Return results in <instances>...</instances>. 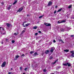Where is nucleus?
<instances>
[{"label":"nucleus","instance_id":"obj_1","mask_svg":"<svg viewBox=\"0 0 74 74\" xmlns=\"http://www.w3.org/2000/svg\"><path fill=\"white\" fill-rule=\"evenodd\" d=\"M63 65L64 66H67L68 65V67H70V66H71V64L70 63L67 62L65 64L63 63Z\"/></svg>","mask_w":74,"mask_h":74},{"label":"nucleus","instance_id":"obj_2","mask_svg":"<svg viewBox=\"0 0 74 74\" xmlns=\"http://www.w3.org/2000/svg\"><path fill=\"white\" fill-rule=\"evenodd\" d=\"M6 65V62L5 61L4 62L3 64H2L1 66L2 67H5V65Z\"/></svg>","mask_w":74,"mask_h":74},{"label":"nucleus","instance_id":"obj_3","mask_svg":"<svg viewBox=\"0 0 74 74\" xmlns=\"http://www.w3.org/2000/svg\"><path fill=\"white\" fill-rule=\"evenodd\" d=\"M51 5H52V2L51 1H50L48 2L47 5H48L49 7H50Z\"/></svg>","mask_w":74,"mask_h":74},{"label":"nucleus","instance_id":"obj_4","mask_svg":"<svg viewBox=\"0 0 74 74\" xmlns=\"http://www.w3.org/2000/svg\"><path fill=\"white\" fill-rule=\"evenodd\" d=\"M23 10V8H20L17 11V12H20L21 11H22Z\"/></svg>","mask_w":74,"mask_h":74},{"label":"nucleus","instance_id":"obj_5","mask_svg":"<svg viewBox=\"0 0 74 74\" xmlns=\"http://www.w3.org/2000/svg\"><path fill=\"white\" fill-rule=\"evenodd\" d=\"M66 21L65 20H62L61 22H60L59 21H58V23H63V22H65Z\"/></svg>","mask_w":74,"mask_h":74},{"label":"nucleus","instance_id":"obj_6","mask_svg":"<svg viewBox=\"0 0 74 74\" xmlns=\"http://www.w3.org/2000/svg\"><path fill=\"white\" fill-rule=\"evenodd\" d=\"M45 25L46 26H50L51 25L50 23L48 24L47 23H45Z\"/></svg>","mask_w":74,"mask_h":74},{"label":"nucleus","instance_id":"obj_7","mask_svg":"<svg viewBox=\"0 0 74 74\" xmlns=\"http://www.w3.org/2000/svg\"><path fill=\"white\" fill-rule=\"evenodd\" d=\"M49 53V51L48 50H46L45 52V53L46 54H48V53Z\"/></svg>","mask_w":74,"mask_h":74},{"label":"nucleus","instance_id":"obj_8","mask_svg":"<svg viewBox=\"0 0 74 74\" xmlns=\"http://www.w3.org/2000/svg\"><path fill=\"white\" fill-rule=\"evenodd\" d=\"M60 30L61 32H64V29H63V28H61L60 29Z\"/></svg>","mask_w":74,"mask_h":74},{"label":"nucleus","instance_id":"obj_9","mask_svg":"<svg viewBox=\"0 0 74 74\" xmlns=\"http://www.w3.org/2000/svg\"><path fill=\"white\" fill-rule=\"evenodd\" d=\"M53 51H54V49L53 48V47H51V49L50 50V52H53Z\"/></svg>","mask_w":74,"mask_h":74},{"label":"nucleus","instance_id":"obj_10","mask_svg":"<svg viewBox=\"0 0 74 74\" xmlns=\"http://www.w3.org/2000/svg\"><path fill=\"white\" fill-rule=\"evenodd\" d=\"M39 55V54L37 53L36 52L34 53V56H37V55Z\"/></svg>","mask_w":74,"mask_h":74},{"label":"nucleus","instance_id":"obj_11","mask_svg":"<svg viewBox=\"0 0 74 74\" xmlns=\"http://www.w3.org/2000/svg\"><path fill=\"white\" fill-rule=\"evenodd\" d=\"M6 25H7V26L8 27H10V24L8 23H7Z\"/></svg>","mask_w":74,"mask_h":74},{"label":"nucleus","instance_id":"obj_12","mask_svg":"<svg viewBox=\"0 0 74 74\" xmlns=\"http://www.w3.org/2000/svg\"><path fill=\"white\" fill-rule=\"evenodd\" d=\"M16 3H18V1L17 0H16L14 3H13V5H14V4H15Z\"/></svg>","mask_w":74,"mask_h":74},{"label":"nucleus","instance_id":"obj_13","mask_svg":"<svg viewBox=\"0 0 74 74\" xmlns=\"http://www.w3.org/2000/svg\"><path fill=\"white\" fill-rule=\"evenodd\" d=\"M58 40L60 42L61 41V42H62V43H64V42L62 40V39H58Z\"/></svg>","mask_w":74,"mask_h":74},{"label":"nucleus","instance_id":"obj_14","mask_svg":"<svg viewBox=\"0 0 74 74\" xmlns=\"http://www.w3.org/2000/svg\"><path fill=\"white\" fill-rule=\"evenodd\" d=\"M25 32V31L24 30H23L22 32L20 34V35H22V34H23V33H24V32Z\"/></svg>","mask_w":74,"mask_h":74},{"label":"nucleus","instance_id":"obj_15","mask_svg":"<svg viewBox=\"0 0 74 74\" xmlns=\"http://www.w3.org/2000/svg\"><path fill=\"white\" fill-rule=\"evenodd\" d=\"M53 57H52L51 56L49 59L50 60H52V59H53Z\"/></svg>","mask_w":74,"mask_h":74},{"label":"nucleus","instance_id":"obj_16","mask_svg":"<svg viewBox=\"0 0 74 74\" xmlns=\"http://www.w3.org/2000/svg\"><path fill=\"white\" fill-rule=\"evenodd\" d=\"M62 10V9L61 8L60 9H59L57 11V12H60V11H61Z\"/></svg>","mask_w":74,"mask_h":74},{"label":"nucleus","instance_id":"obj_17","mask_svg":"<svg viewBox=\"0 0 74 74\" xmlns=\"http://www.w3.org/2000/svg\"><path fill=\"white\" fill-rule=\"evenodd\" d=\"M64 51L65 52H69V50H68V49H66V50H64Z\"/></svg>","mask_w":74,"mask_h":74},{"label":"nucleus","instance_id":"obj_18","mask_svg":"<svg viewBox=\"0 0 74 74\" xmlns=\"http://www.w3.org/2000/svg\"><path fill=\"white\" fill-rule=\"evenodd\" d=\"M72 7V5H69V6L68 7V8H71Z\"/></svg>","mask_w":74,"mask_h":74},{"label":"nucleus","instance_id":"obj_19","mask_svg":"<svg viewBox=\"0 0 74 74\" xmlns=\"http://www.w3.org/2000/svg\"><path fill=\"white\" fill-rule=\"evenodd\" d=\"M34 51H31L30 52V53H31V54H32V53H34Z\"/></svg>","mask_w":74,"mask_h":74},{"label":"nucleus","instance_id":"obj_20","mask_svg":"<svg viewBox=\"0 0 74 74\" xmlns=\"http://www.w3.org/2000/svg\"><path fill=\"white\" fill-rule=\"evenodd\" d=\"M58 61V59H57L56 61H55L53 63V64H55L56 63V62Z\"/></svg>","mask_w":74,"mask_h":74},{"label":"nucleus","instance_id":"obj_21","mask_svg":"<svg viewBox=\"0 0 74 74\" xmlns=\"http://www.w3.org/2000/svg\"><path fill=\"white\" fill-rule=\"evenodd\" d=\"M43 16H44V15H42V16H39V18H42V17H43Z\"/></svg>","mask_w":74,"mask_h":74},{"label":"nucleus","instance_id":"obj_22","mask_svg":"<svg viewBox=\"0 0 74 74\" xmlns=\"http://www.w3.org/2000/svg\"><path fill=\"white\" fill-rule=\"evenodd\" d=\"M1 29H2V30H4V28L3 27H1Z\"/></svg>","mask_w":74,"mask_h":74},{"label":"nucleus","instance_id":"obj_23","mask_svg":"<svg viewBox=\"0 0 74 74\" xmlns=\"http://www.w3.org/2000/svg\"><path fill=\"white\" fill-rule=\"evenodd\" d=\"M29 25H30V23H27V24H25V26L26 27L28 26Z\"/></svg>","mask_w":74,"mask_h":74},{"label":"nucleus","instance_id":"obj_24","mask_svg":"<svg viewBox=\"0 0 74 74\" xmlns=\"http://www.w3.org/2000/svg\"><path fill=\"white\" fill-rule=\"evenodd\" d=\"M37 28V26H36V27H34L33 29H36Z\"/></svg>","mask_w":74,"mask_h":74},{"label":"nucleus","instance_id":"obj_25","mask_svg":"<svg viewBox=\"0 0 74 74\" xmlns=\"http://www.w3.org/2000/svg\"><path fill=\"white\" fill-rule=\"evenodd\" d=\"M1 34H4L5 33V32L3 33V32H1Z\"/></svg>","mask_w":74,"mask_h":74},{"label":"nucleus","instance_id":"obj_26","mask_svg":"<svg viewBox=\"0 0 74 74\" xmlns=\"http://www.w3.org/2000/svg\"><path fill=\"white\" fill-rule=\"evenodd\" d=\"M19 57V56L17 55V56H16L15 58H18Z\"/></svg>","mask_w":74,"mask_h":74},{"label":"nucleus","instance_id":"obj_27","mask_svg":"<svg viewBox=\"0 0 74 74\" xmlns=\"http://www.w3.org/2000/svg\"><path fill=\"white\" fill-rule=\"evenodd\" d=\"M18 32H17V34L16 33H14V34L15 35H18Z\"/></svg>","mask_w":74,"mask_h":74},{"label":"nucleus","instance_id":"obj_28","mask_svg":"<svg viewBox=\"0 0 74 74\" xmlns=\"http://www.w3.org/2000/svg\"><path fill=\"white\" fill-rule=\"evenodd\" d=\"M12 43H14L15 42V40H12Z\"/></svg>","mask_w":74,"mask_h":74},{"label":"nucleus","instance_id":"obj_29","mask_svg":"<svg viewBox=\"0 0 74 74\" xmlns=\"http://www.w3.org/2000/svg\"><path fill=\"white\" fill-rule=\"evenodd\" d=\"M25 56V55L24 54H23L21 55V58H23V56Z\"/></svg>","mask_w":74,"mask_h":74},{"label":"nucleus","instance_id":"obj_30","mask_svg":"<svg viewBox=\"0 0 74 74\" xmlns=\"http://www.w3.org/2000/svg\"><path fill=\"white\" fill-rule=\"evenodd\" d=\"M43 71H44V72H46L47 71V70L44 69L43 70Z\"/></svg>","mask_w":74,"mask_h":74},{"label":"nucleus","instance_id":"obj_31","mask_svg":"<svg viewBox=\"0 0 74 74\" xmlns=\"http://www.w3.org/2000/svg\"><path fill=\"white\" fill-rule=\"evenodd\" d=\"M24 70L25 71H26V70H27V68H26L24 69Z\"/></svg>","mask_w":74,"mask_h":74},{"label":"nucleus","instance_id":"obj_32","mask_svg":"<svg viewBox=\"0 0 74 74\" xmlns=\"http://www.w3.org/2000/svg\"><path fill=\"white\" fill-rule=\"evenodd\" d=\"M24 23H26V21H25L22 24V26H24Z\"/></svg>","mask_w":74,"mask_h":74},{"label":"nucleus","instance_id":"obj_33","mask_svg":"<svg viewBox=\"0 0 74 74\" xmlns=\"http://www.w3.org/2000/svg\"><path fill=\"white\" fill-rule=\"evenodd\" d=\"M56 10H55L54 12V14H56Z\"/></svg>","mask_w":74,"mask_h":74},{"label":"nucleus","instance_id":"obj_34","mask_svg":"<svg viewBox=\"0 0 74 74\" xmlns=\"http://www.w3.org/2000/svg\"><path fill=\"white\" fill-rule=\"evenodd\" d=\"M11 9V8L10 7H9L8 8V10H10V9Z\"/></svg>","mask_w":74,"mask_h":74},{"label":"nucleus","instance_id":"obj_35","mask_svg":"<svg viewBox=\"0 0 74 74\" xmlns=\"http://www.w3.org/2000/svg\"><path fill=\"white\" fill-rule=\"evenodd\" d=\"M53 42H56V40H53Z\"/></svg>","mask_w":74,"mask_h":74},{"label":"nucleus","instance_id":"obj_36","mask_svg":"<svg viewBox=\"0 0 74 74\" xmlns=\"http://www.w3.org/2000/svg\"><path fill=\"white\" fill-rule=\"evenodd\" d=\"M71 37H74V35H71Z\"/></svg>","mask_w":74,"mask_h":74},{"label":"nucleus","instance_id":"obj_37","mask_svg":"<svg viewBox=\"0 0 74 74\" xmlns=\"http://www.w3.org/2000/svg\"><path fill=\"white\" fill-rule=\"evenodd\" d=\"M12 73L8 72V74H12Z\"/></svg>","mask_w":74,"mask_h":74},{"label":"nucleus","instance_id":"obj_38","mask_svg":"<svg viewBox=\"0 0 74 74\" xmlns=\"http://www.w3.org/2000/svg\"><path fill=\"white\" fill-rule=\"evenodd\" d=\"M38 33H41V31H38Z\"/></svg>","mask_w":74,"mask_h":74},{"label":"nucleus","instance_id":"obj_39","mask_svg":"<svg viewBox=\"0 0 74 74\" xmlns=\"http://www.w3.org/2000/svg\"><path fill=\"white\" fill-rule=\"evenodd\" d=\"M38 34V33H36L35 34V35L36 36H37V35Z\"/></svg>","mask_w":74,"mask_h":74},{"label":"nucleus","instance_id":"obj_40","mask_svg":"<svg viewBox=\"0 0 74 74\" xmlns=\"http://www.w3.org/2000/svg\"><path fill=\"white\" fill-rule=\"evenodd\" d=\"M44 54L43 53H42V56H43V55H44Z\"/></svg>","mask_w":74,"mask_h":74},{"label":"nucleus","instance_id":"obj_41","mask_svg":"<svg viewBox=\"0 0 74 74\" xmlns=\"http://www.w3.org/2000/svg\"><path fill=\"white\" fill-rule=\"evenodd\" d=\"M22 68L21 67H20V70H22Z\"/></svg>","mask_w":74,"mask_h":74},{"label":"nucleus","instance_id":"obj_42","mask_svg":"<svg viewBox=\"0 0 74 74\" xmlns=\"http://www.w3.org/2000/svg\"><path fill=\"white\" fill-rule=\"evenodd\" d=\"M58 6H56L55 7V8H58Z\"/></svg>","mask_w":74,"mask_h":74},{"label":"nucleus","instance_id":"obj_43","mask_svg":"<svg viewBox=\"0 0 74 74\" xmlns=\"http://www.w3.org/2000/svg\"><path fill=\"white\" fill-rule=\"evenodd\" d=\"M27 16H30V15H29V14H27Z\"/></svg>","mask_w":74,"mask_h":74},{"label":"nucleus","instance_id":"obj_44","mask_svg":"<svg viewBox=\"0 0 74 74\" xmlns=\"http://www.w3.org/2000/svg\"><path fill=\"white\" fill-rule=\"evenodd\" d=\"M2 4H4V2H2L1 3Z\"/></svg>","mask_w":74,"mask_h":74},{"label":"nucleus","instance_id":"obj_45","mask_svg":"<svg viewBox=\"0 0 74 74\" xmlns=\"http://www.w3.org/2000/svg\"><path fill=\"white\" fill-rule=\"evenodd\" d=\"M11 5H10L9 7L11 8Z\"/></svg>","mask_w":74,"mask_h":74},{"label":"nucleus","instance_id":"obj_46","mask_svg":"<svg viewBox=\"0 0 74 74\" xmlns=\"http://www.w3.org/2000/svg\"><path fill=\"white\" fill-rule=\"evenodd\" d=\"M13 69H12V68H11V70H12Z\"/></svg>","mask_w":74,"mask_h":74},{"label":"nucleus","instance_id":"obj_47","mask_svg":"<svg viewBox=\"0 0 74 74\" xmlns=\"http://www.w3.org/2000/svg\"><path fill=\"white\" fill-rule=\"evenodd\" d=\"M23 27H25V25H23Z\"/></svg>","mask_w":74,"mask_h":74},{"label":"nucleus","instance_id":"obj_48","mask_svg":"<svg viewBox=\"0 0 74 74\" xmlns=\"http://www.w3.org/2000/svg\"><path fill=\"white\" fill-rule=\"evenodd\" d=\"M23 74H25V73H23Z\"/></svg>","mask_w":74,"mask_h":74},{"label":"nucleus","instance_id":"obj_49","mask_svg":"<svg viewBox=\"0 0 74 74\" xmlns=\"http://www.w3.org/2000/svg\"><path fill=\"white\" fill-rule=\"evenodd\" d=\"M26 29V28H24V29Z\"/></svg>","mask_w":74,"mask_h":74},{"label":"nucleus","instance_id":"obj_50","mask_svg":"<svg viewBox=\"0 0 74 74\" xmlns=\"http://www.w3.org/2000/svg\"><path fill=\"white\" fill-rule=\"evenodd\" d=\"M29 65H30V64H29Z\"/></svg>","mask_w":74,"mask_h":74}]
</instances>
